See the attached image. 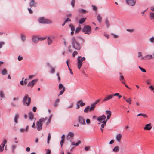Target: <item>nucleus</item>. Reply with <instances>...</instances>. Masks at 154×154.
<instances>
[{
  "label": "nucleus",
  "instance_id": "23",
  "mask_svg": "<svg viewBox=\"0 0 154 154\" xmlns=\"http://www.w3.org/2000/svg\"><path fill=\"white\" fill-rule=\"evenodd\" d=\"M97 19L98 22L100 23L102 22V17L100 14H98L97 16Z\"/></svg>",
  "mask_w": 154,
  "mask_h": 154
},
{
  "label": "nucleus",
  "instance_id": "7",
  "mask_svg": "<svg viewBox=\"0 0 154 154\" xmlns=\"http://www.w3.org/2000/svg\"><path fill=\"white\" fill-rule=\"evenodd\" d=\"M85 104L82 101L80 100L78 101L76 103L77 109H78L79 108L80 106L82 107L85 105Z\"/></svg>",
  "mask_w": 154,
  "mask_h": 154
},
{
  "label": "nucleus",
  "instance_id": "37",
  "mask_svg": "<svg viewBox=\"0 0 154 154\" xmlns=\"http://www.w3.org/2000/svg\"><path fill=\"white\" fill-rule=\"evenodd\" d=\"M81 28V26L80 25H79L78 27L76 29L75 31V33H77L79 32L80 31Z\"/></svg>",
  "mask_w": 154,
  "mask_h": 154
},
{
  "label": "nucleus",
  "instance_id": "18",
  "mask_svg": "<svg viewBox=\"0 0 154 154\" xmlns=\"http://www.w3.org/2000/svg\"><path fill=\"white\" fill-rule=\"evenodd\" d=\"M32 40L34 43L37 42L38 41V37L36 36H33L32 38Z\"/></svg>",
  "mask_w": 154,
  "mask_h": 154
},
{
  "label": "nucleus",
  "instance_id": "17",
  "mask_svg": "<svg viewBox=\"0 0 154 154\" xmlns=\"http://www.w3.org/2000/svg\"><path fill=\"white\" fill-rule=\"evenodd\" d=\"M121 137L122 135L121 134H117L116 136V138L117 141L118 142H120Z\"/></svg>",
  "mask_w": 154,
  "mask_h": 154
},
{
  "label": "nucleus",
  "instance_id": "39",
  "mask_svg": "<svg viewBox=\"0 0 154 154\" xmlns=\"http://www.w3.org/2000/svg\"><path fill=\"white\" fill-rule=\"evenodd\" d=\"M150 17L151 20L154 19V13L153 12L150 14Z\"/></svg>",
  "mask_w": 154,
  "mask_h": 154
},
{
  "label": "nucleus",
  "instance_id": "56",
  "mask_svg": "<svg viewBox=\"0 0 154 154\" xmlns=\"http://www.w3.org/2000/svg\"><path fill=\"white\" fill-rule=\"evenodd\" d=\"M127 102L129 103V104H131V100L130 98L127 99L126 101Z\"/></svg>",
  "mask_w": 154,
  "mask_h": 154
},
{
  "label": "nucleus",
  "instance_id": "29",
  "mask_svg": "<svg viewBox=\"0 0 154 154\" xmlns=\"http://www.w3.org/2000/svg\"><path fill=\"white\" fill-rule=\"evenodd\" d=\"M48 44L49 45L51 44L52 43V40L49 37L47 39Z\"/></svg>",
  "mask_w": 154,
  "mask_h": 154
},
{
  "label": "nucleus",
  "instance_id": "62",
  "mask_svg": "<svg viewBox=\"0 0 154 154\" xmlns=\"http://www.w3.org/2000/svg\"><path fill=\"white\" fill-rule=\"evenodd\" d=\"M71 20L69 18H67V19L65 21V23H66L68 21H71Z\"/></svg>",
  "mask_w": 154,
  "mask_h": 154
},
{
  "label": "nucleus",
  "instance_id": "16",
  "mask_svg": "<svg viewBox=\"0 0 154 154\" xmlns=\"http://www.w3.org/2000/svg\"><path fill=\"white\" fill-rule=\"evenodd\" d=\"M152 127L151 126V124L150 123L146 124L143 128L144 130H150L151 129Z\"/></svg>",
  "mask_w": 154,
  "mask_h": 154
},
{
  "label": "nucleus",
  "instance_id": "53",
  "mask_svg": "<svg viewBox=\"0 0 154 154\" xmlns=\"http://www.w3.org/2000/svg\"><path fill=\"white\" fill-rule=\"evenodd\" d=\"M111 35L113 36V37L115 38H118L119 37V36L118 35H116V34H115L113 33H111Z\"/></svg>",
  "mask_w": 154,
  "mask_h": 154
},
{
  "label": "nucleus",
  "instance_id": "27",
  "mask_svg": "<svg viewBox=\"0 0 154 154\" xmlns=\"http://www.w3.org/2000/svg\"><path fill=\"white\" fill-rule=\"evenodd\" d=\"M35 2L34 0H32L31 1L29 5L31 7H32V6H35Z\"/></svg>",
  "mask_w": 154,
  "mask_h": 154
},
{
  "label": "nucleus",
  "instance_id": "49",
  "mask_svg": "<svg viewBox=\"0 0 154 154\" xmlns=\"http://www.w3.org/2000/svg\"><path fill=\"white\" fill-rule=\"evenodd\" d=\"M139 68L140 69V70L143 72H146V71L145 69L142 68L140 66H139Z\"/></svg>",
  "mask_w": 154,
  "mask_h": 154
},
{
  "label": "nucleus",
  "instance_id": "54",
  "mask_svg": "<svg viewBox=\"0 0 154 154\" xmlns=\"http://www.w3.org/2000/svg\"><path fill=\"white\" fill-rule=\"evenodd\" d=\"M4 94L3 92L2 91H0V96L2 97L3 98L4 97Z\"/></svg>",
  "mask_w": 154,
  "mask_h": 154
},
{
  "label": "nucleus",
  "instance_id": "61",
  "mask_svg": "<svg viewBox=\"0 0 154 154\" xmlns=\"http://www.w3.org/2000/svg\"><path fill=\"white\" fill-rule=\"evenodd\" d=\"M126 31L131 33V32H133L134 31V30L133 29H127L126 30Z\"/></svg>",
  "mask_w": 154,
  "mask_h": 154
},
{
  "label": "nucleus",
  "instance_id": "63",
  "mask_svg": "<svg viewBox=\"0 0 154 154\" xmlns=\"http://www.w3.org/2000/svg\"><path fill=\"white\" fill-rule=\"evenodd\" d=\"M36 109H37V108L35 106H34L33 107V109H32V110L33 111L35 112L36 111Z\"/></svg>",
  "mask_w": 154,
  "mask_h": 154
},
{
  "label": "nucleus",
  "instance_id": "25",
  "mask_svg": "<svg viewBox=\"0 0 154 154\" xmlns=\"http://www.w3.org/2000/svg\"><path fill=\"white\" fill-rule=\"evenodd\" d=\"M95 105L93 103L91 105V106L89 108V111H91L93 110L94 109V108L95 106Z\"/></svg>",
  "mask_w": 154,
  "mask_h": 154
},
{
  "label": "nucleus",
  "instance_id": "52",
  "mask_svg": "<svg viewBox=\"0 0 154 154\" xmlns=\"http://www.w3.org/2000/svg\"><path fill=\"white\" fill-rule=\"evenodd\" d=\"M84 149L85 151H88L90 149V147L89 146H85L84 148Z\"/></svg>",
  "mask_w": 154,
  "mask_h": 154
},
{
  "label": "nucleus",
  "instance_id": "30",
  "mask_svg": "<svg viewBox=\"0 0 154 154\" xmlns=\"http://www.w3.org/2000/svg\"><path fill=\"white\" fill-rule=\"evenodd\" d=\"M78 11L82 13H84L88 12L87 10L83 9H79L78 10Z\"/></svg>",
  "mask_w": 154,
  "mask_h": 154
},
{
  "label": "nucleus",
  "instance_id": "9",
  "mask_svg": "<svg viewBox=\"0 0 154 154\" xmlns=\"http://www.w3.org/2000/svg\"><path fill=\"white\" fill-rule=\"evenodd\" d=\"M78 121L79 122L81 125H85L86 124L85 119L82 116H79L78 117Z\"/></svg>",
  "mask_w": 154,
  "mask_h": 154
},
{
  "label": "nucleus",
  "instance_id": "22",
  "mask_svg": "<svg viewBox=\"0 0 154 154\" xmlns=\"http://www.w3.org/2000/svg\"><path fill=\"white\" fill-rule=\"evenodd\" d=\"M146 60H150L152 59L153 57L152 55L147 54L145 56Z\"/></svg>",
  "mask_w": 154,
  "mask_h": 154
},
{
  "label": "nucleus",
  "instance_id": "55",
  "mask_svg": "<svg viewBox=\"0 0 154 154\" xmlns=\"http://www.w3.org/2000/svg\"><path fill=\"white\" fill-rule=\"evenodd\" d=\"M23 58L20 55H19L18 57V60L19 61H21L23 60Z\"/></svg>",
  "mask_w": 154,
  "mask_h": 154
},
{
  "label": "nucleus",
  "instance_id": "14",
  "mask_svg": "<svg viewBox=\"0 0 154 154\" xmlns=\"http://www.w3.org/2000/svg\"><path fill=\"white\" fill-rule=\"evenodd\" d=\"M106 116L104 115L100 116L98 117L97 119V121L100 122H101L103 120H105Z\"/></svg>",
  "mask_w": 154,
  "mask_h": 154
},
{
  "label": "nucleus",
  "instance_id": "31",
  "mask_svg": "<svg viewBox=\"0 0 154 154\" xmlns=\"http://www.w3.org/2000/svg\"><path fill=\"white\" fill-rule=\"evenodd\" d=\"M20 37L21 39V40L23 41H25L26 39V37L25 35H24L23 34H21L20 35Z\"/></svg>",
  "mask_w": 154,
  "mask_h": 154
},
{
  "label": "nucleus",
  "instance_id": "43",
  "mask_svg": "<svg viewBox=\"0 0 154 154\" xmlns=\"http://www.w3.org/2000/svg\"><path fill=\"white\" fill-rule=\"evenodd\" d=\"M149 41L152 43H154V37L152 36L149 39Z\"/></svg>",
  "mask_w": 154,
  "mask_h": 154
},
{
  "label": "nucleus",
  "instance_id": "26",
  "mask_svg": "<svg viewBox=\"0 0 154 154\" xmlns=\"http://www.w3.org/2000/svg\"><path fill=\"white\" fill-rule=\"evenodd\" d=\"M86 18H82L79 21V23L80 24L83 23L85 21Z\"/></svg>",
  "mask_w": 154,
  "mask_h": 154
},
{
  "label": "nucleus",
  "instance_id": "60",
  "mask_svg": "<svg viewBox=\"0 0 154 154\" xmlns=\"http://www.w3.org/2000/svg\"><path fill=\"white\" fill-rule=\"evenodd\" d=\"M64 140H63V139H61L60 142V144L61 147L63 146V145L64 143Z\"/></svg>",
  "mask_w": 154,
  "mask_h": 154
},
{
  "label": "nucleus",
  "instance_id": "1",
  "mask_svg": "<svg viewBox=\"0 0 154 154\" xmlns=\"http://www.w3.org/2000/svg\"><path fill=\"white\" fill-rule=\"evenodd\" d=\"M84 42V39L81 37H72L71 38L72 45L76 50H79L81 49L82 44Z\"/></svg>",
  "mask_w": 154,
  "mask_h": 154
},
{
  "label": "nucleus",
  "instance_id": "32",
  "mask_svg": "<svg viewBox=\"0 0 154 154\" xmlns=\"http://www.w3.org/2000/svg\"><path fill=\"white\" fill-rule=\"evenodd\" d=\"M51 138V135L50 134V133H49L48 134V139H47V144H49V143L50 140Z\"/></svg>",
  "mask_w": 154,
  "mask_h": 154
},
{
  "label": "nucleus",
  "instance_id": "45",
  "mask_svg": "<svg viewBox=\"0 0 154 154\" xmlns=\"http://www.w3.org/2000/svg\"><path fill=\"white\" fill-rule=\"evenodd\" d=\"M63 87H65L63 86L62 84H60L59 85V89L60 90H61L62 88H63Z\"/></svg>",
  "mask_w": 154,
  "mask_h": 154
},
{
  "label": "nucleus",
  "instance_id": "47",
  "mask_svg": "<svg viewBox=\"0 0 154 154\" xmlns=\"http://www.w3.org/2000/svg\"><path fill=\"white\" fill-rule=\"evenodd\" d=\"M75 2V0H72V1H71V4L73 7H74Z\"/></svg>",
  "mask_w": 154,
  "mask_h": 154
},
{
  "label": "nucleus",
  "instance_id": "40",
  "mask_svg": "<svg viewBox=\"0 0 154 154\" xmlns=\"http://www.w3.org/2000/svg\"><path fill=\"white\" fill-rule=\"evenodd\" d=\"M7 71L6 69H4L1 72L2 74L3 75L7 74Z\"/></svg>",
  "mask_w": 154,
  "mask_h": 154
},
{
  "label": "nucleus",
  "instance_id": "44",
  "mask_svg": "<svg viewBox=\"0 0 154 154\" xmlns=\"http://www.w3.org/2000/svg\"><path fill=\"white\" fill-rule=\"evenodd\" d=\"M17 146L14 145H12L11 146L12 150V152H14L15 148H16Z\"/></svg>",
  "mask_w": 154,
  "mask_h": 154
},
{
  "label": "nucleus",
  "instance_id": "24",
  "mask_svg": "<svg viewBox=\"0 0 154 154\" xmlns=\"http://www.w3.org/2000/svg\"><path fill=\"white\" fill-rule=\"evenodd\" d=\"M112 150L115 152H117L119 150V147L118 146H116Z\"/></svg>",
  "mask_w": 154,
  "mask_h": 154
},
{
  "label": "nucleus",
  "instance_id": "46",
  "mask_svg": "<svg viewBox=\"0 0 154 154\" xmlns=\"http://www.w3.org/2000/svg\"><path fill=\"white\" fill-rule=\"evenodd\" d=\"M47 38V37H38V41L39 40L42 41L45 39Z\"/></svg>",
  "mask_w": 154,
  "mask_h": 154
},
{
  "label": "nucleus",
  "instance_id": "42",
  "mask_svg": "<svg viewBox=\"0 0 154 154\" xmlns=\"http://www.w3.org/2000/svg\"><path fill=\"white\" fill-rule=\"evenodd\" d=\"M55 68H54V67H51V71H50V72L51 74H54L55 72Z\"/></svg>",
  "mask_w": 154,
  "mask_h": 154
},
{
  "label": "nucleus",
  "instance_id": "10",
  "mask_svg": "<svg viewBox=\"0 0 154 154\" xmlns=\"http://www.w3.org/2000/svg\"><path fill=\"white\" fill-rule=\"evenodd\" d=\"M37 81L38 79H36L32 80L28 83L27 86L28 87H30L31 88H32L34 85L37 83Z\"/></svg>",
  "mask_w": 154,
  "mask_h": 154
},
{
  "label": "nucleus",
  "instance_id": "21",
  "mask_svg": "<svg viewBox=\"0 0 154 154\" xmlns=\"http://www.w3.org/2000/svg\"><path fill=\"white\" fill-rule=\"evenodd\" d=\"M105 23L106 25V27L107 28H109L110 26V23L107 18H106Z\"/></svg>",
  "mask_w": 154,
  "mask_h": 154
},
{
  "label": "nucleus",
  "instance_id": "50",
  "mask_svg": "<svg viewBox=\"0 0 154 154\" xmlns=\"http://www.w3.org/2000/svg\"><path fill=\"white\" fill-rule=\"evenodd\" d=\"M106 114H107V115H109V116H111V112L110 110H106Z\"/></svg>",
  "mask_w": 154,
  "mask_h": 154
},
{
  "label": "nucleus",
  "instance_id": "6",
  "mask_svg": "<svg viewBox=\"0 0 154 154\" xmlns=\"http://www.w3.org/2000/svg\"><path fill=\"white\" fill-rule=\"evenodd\" d=\"M74 135V134L73 132H69L66 136L67 140H69L70 142H71L72 140L73 139Z\"/></svg>",
  "mask_w": 154,
  "mask_h": 154
},
{
  "label": "nucleus",
  "instance_id": "38",
  "mask_svg": "<svg viewBox=\"0 0 154 154\" xmlns=\"http://www.w3.org/2000/svg\"><path fill=\"white\" fill-rule=\"evenodd\" d=\"M89 110V107L88 106L85 108L84 110V112L85 113H87L88 112Z\"/></svg>",
  "mask_w": 154,
  "mask_h": 154
},
{
  "label": "nucleus",
  "instance_id": "51",
  "mask_svg": "<svg viewBox=\"0 0 154 154\" xmlns=\"http://www.w3.org/2000/svg\"><path fill=\"white\" fill-rule=\"evenodd\" d=\"M100 100L99 99H98L96 100L95 102H94L93 103L95 105H96L98 103H99L100 101Z\"/></svg>",
  "mask_w": 154,
  "mask_h": 154
},
{
  "label": "nucleus",
  "instance_id": "57",
  "mask_svg": "<svg viewBox=\"0 0 154 154\" xmlns=\"http://www.w3.org/2000/svg\"><path fill=\"white\" fill-rule=\"evenodd\" d=\"M78 54V52L77 51H74L72 54V57H74L75 55H77Z\"/></svg>",
  "mask_w": 154,
  "mask_h": 154
},
{
  "label": "nucleus",
  "instance_id": "19",
  "mask_svg": "<svg viewBox=\"0 0 154 154\" xmlns=\"http://www.w3.org/2000/svg\"><path fill=\"white\" fill-rule=\"evenodd\" d=\"M48 118L47 117H45V118H42L39 119V122L41 123L45 122L46 120H48Z\"/></svg>",
  "mask_w": 154,
  "mask_h": 154
},
{
  "label": "nucleus",
  "instance_id": "41",
  "mask_svg": "<svg viewBox=\"0 0 154 154\" xmlns=\"http://www.w3.org/2000/svg\"><path fill=\"white\" fill-rule=\"evenodd\" d=\"M69 26L70 27L71 31H74L75 30V28L73 25L70 24L69 25Z\"/></svg>",
  "mask_w": 154,
  "mask_h": 154
},
{
  "label": "nucleus",
  "instance_id": "64",
  "mask_svg": "<svg viewBox=\"0 0 154 154\" xmlns=\"http://www.w3.org/2000/svg\"><path fill=\"white\" fill-rule=\"evenodd\" d=\"M51 151L49 149H48L46 151V154H50Z\"/></svg>",
  "mask_w": 154,
  "mask_h": 154
},
{
  "label": "nucleus",
  "instance_id": "13",
  "mask_svg": "<svg viewBox=\"0 0 154 154\" xmlns=\"http://www.w3.org/2000/svg\"><path fill=\"white\" fill-rule=\"evenodd\" d=\"M36 128L38 131H40L42 129V124L39 121H37L36 122Z\"/></svg>",
  "mask_w": 154,
  "mask_h": 154
},
{
  "label": "nucleus",
  "instance_id": "59",
  "mask_svg": "<svg viewBox=\"0 0 154 154\" xmlns=\"http://www.w3.org/2000/svg\"><path fill=\"white\" fill-rule=\"evenodd\" d=\"M146 83L148 85H150L151 84L150 80L149 79L147 80L146 81Z\"/></svg>",
  "mask_w": 154,
  "mask_h": 154
},
{
  "label": "nucleus",
  "instance_id": "34",
  "mask_svg": "<svg viewBox=\"0 0 154 154\" xmlns=\"http://www.w3.org/2000/svg\"><path fill=\"white\" fill-rule=\"evenodd\" d=\"M65 90V87H63V88L60 91V92L59 94L58 95V96H59L60 95H62L63 93L64 92Z\"/></svg>",
  "mask_w": 154,
  "mask_h": 154
},
{
  "label": "nucleus",
  "instance_id": "58",
  "mask_svg": "<svg viewBox=\"0 0 154 154\" xmlns=\"http://www.w3.org/2000/svg\"><path fill=\"white\" fill-rule=\"evenodd\" d=\"M92 6L94 10L96 11L97 10V8L96 6L92 5Z\"/></svg>",
  "mask_w": 154,
  "mask_h": 154
},
{
  "label": "nucleus",
  "instance_id": "4",
  "mask_svg": "<svg viewBox=\"0 0 154 154\" xmlns=\"http://www.w3.org/2000/svg\"><path fill=\"white\" fill-rule=\"evenodd\" d=\"M85 57H82L81 56H79L77 58L78 68L80 69L82 65V62L85 61Z\"/></svg>",
  "mask_w": 154,
  "mask_h": 154
},
{
  "label": "nucleus",
  "instance_id": "3",
  "mask_svg": "<svg viewBox=\"0 0 154 154\" xmlns=\"http://www.w3.org/2000/svg\"><path fill=\"white\" fill-rule=\"evenodd\" d=\"M38 21L40 23L43 24H51L52 23L51 20L45 19L43 17H40L38 20Z\"/></svg>",
  "mask_w": 154,
  "mask_h": 154
},
{
  "label": "nucleus",
  "instance_id": "35",
  "mask_svg": "<svg viewBox=\"0 0 154 154\" xmlns=\"http://www.w3.org/2000/svg\"><path fill=\"white\" fill-rule=\"evenodd\" d=\"M65 90V87H63V88L60 91V92L59 94L58 95V96H59L60 95H62L63 93L64 92Z\"/></svg>",
  "mask_w": 154,
  "mask_h": 154
},
{
  "label": "nucleus",
  "instance_id": "33",
  "mask_svg": "<svg viewBox=\"0 0 154 154\" xmlns=\"http://www.w3.org/2000/svg\"><path fill=\"white\" fill-rule=\"evenodd\" d=\"M142 116L144 117L147 118L148 117L147 116L146 114L144 113L139 114L137 115V116Z\"/></svg>",
  "mask_w": 154,
  "mask_h": 154
},
{
  "label": "nucleus",
  "instance_id": "36",
  "mask_svg": "<svg viewBox=\"0 0 154 154\" xmlns=\"http://www.w3.org/2000/svg\"><path fill=\"white\" fill-rule=\"evenodd\" d=\"M52 117V115L51 114L48 120L46 122V124L47 125H48V124H49L50 123Z\"/></svg>",
  "mask_w": 154,
  "mask_h": 154
},
{
  "label": "nucleus",
  "instance_id": "11",
  "mask_svg": "<svg viewBox=\"0 0 154 154\" xmlns=\"http://www.w3.org/2000/svg\"><path fill=\"white\" fill-rule=\"evenodd\" d=\"M126 3L130 6H133L136 3L135 0H125Z\"/></svg>",
  "mask_w": 154,
  "mask_h": 154
},
{
  "label": "nucleus",
  "instance_id": "28",
  "mask_svg": "<svg viewBox=\"0 0 154 154\" xmlns=\"http://www.w3.org/2000/svg\"><path fill=\"white\" fill-rule=\"evenodd\" d=\"M33 118V114L32 112H30L29 113V119L32 120Z\"/></svg>",
  "mask_w": 154,
  "mask_h": 154
},
{
  "label": "nucleus",
  "instance_id": "15",
  "mask_svg": "<svg viewBox=\"0 0 154 154\" xmlns=\"http://www.w3.org/2000/svg\"><path fill=\"white\" fill-rule=\"evenodd\" d=\"M120 75V79H119V80L121 81V83L124 84H125V81L124 79V77L122 75V73H119Z\"/></svg>",
  "mask_w": 154,
  "mask_h": 154
},
{
  "label": "nucleus",
  "instance_id": "20",
  "mask_svg": "<svg viewBox=\"0 0 154 154\" xmlns=\"http://www.w3.org/2000/svg\"><path fill=\"white\" fill-rule=\"evenodd\" d=\"M19 116L18 114H15L14 119V122L15 124H17L18 123L17 120L19 118Z\"/></svg>",
  "mask_w": 154,
  "mask_h": 154
},
{
  "label": "nucleus",
  "instance_id": "8",
  "mask_svg": "<svg viewBox=\"0 0 154 154\" xmlns=\"http://www.w3.org/2000/svg\"><path fill=\"white\" fill-rule=\"evenodd\" d=\"M7 143V140L6 139H4L2 141V143L0 145V152H2L4 150V147Z\"/></svg>",
  "mask_w": 154,
  "mask_h": 154
},
{
  "label": "nucleus",
  "instance_id": "2",
  "mask_svg": "<svg viewBox=\"0 0 154 154\" xmlns=\"http://www.w3.org/2000/svg\"><path fill=\"white\" fill-rule=\"evenodd\" d=\"M91 28L89 25H86L84 26L82 29V32L85 33V34L88 35L90 34L91 32Z\"/></svg>",
  "mask_w": 154,
  "mask_h": 154
},
{
  "label": "nucleus",
  "instance_id": "48",
  "mask_svg": "<svg viewBox=\"0 0 154 154\" xmlns=\"http://www.w3.org/2000/svg\"><path fill=\"white\" fill-rule=\"evenodd\" d=\"M5 42L4 41L0 42V49L2 48L3 45H4Z\"/></svg>",
  "mask_w": 154,
  "mask_h": 154
},
{
  "label": "nucleus",
  "instance_id": "5",
  "mask_svg": "<svg viewBox=\"0 0 154 154\" xmlns=\"http://www.w3.org/2000/svg\"><path fill=\"white\" fill-rule=\"evenodd\" d=\"M28 96L27 94L25 95L23 100V104H26L27 106H29L31 101V98L30 97L28 98Z\"/></svg>",
  "mask_w": 154,
  "mask_h": 154
},
{
  "label": "nucleus",
  "instance_id": "12",
  "mask_svg": "<svg viewBox=\"0 0 154 154\" xmlns=\"http://www.w3.org/2000/svg\"><path fill=\"white\" fill-rule=\"evenodd\" d=\"M113 97V94L109 95L107 96L106 97L104 98L102 102H104L107 101L112 98Z\"/></svg>",
  "mask_w": 154,
  "mask_h": 154
}]
</instances>
